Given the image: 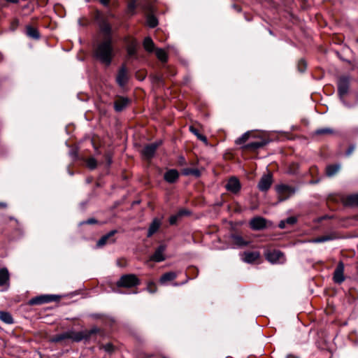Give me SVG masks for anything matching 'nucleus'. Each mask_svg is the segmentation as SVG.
Instances as JSON below:
<instances>
[{
	"instance_id": "obj_11",
	"label": "nucleus",
	"mask_w": 358,
	"mask_h": 358,
	"mask_svg": "<svg viewBox=\"0 0 358 358\" xmlns=\"http://www.w3.org/2000/svg\"><path fill=\"white\" fill-rule=\"evenodd\" d=\"M333 279L334 281L338 284H341L345 280L344 264L342 262H338L334 272Z\"/></svg>"
},
{
	"instance_id": "obj_36",
	"label": "nucleus",
	"mask_w": 358,
	"mask_h": 358,
	"mask_svg": "<svg viewBox=\"0 0 358 358\" xmlns=\"http://www.w3.org/2000/svg\"><path fill=\"white\" fill-rule=\"evenodd\" d=\"M147 24L150 27L154 28L157 25L158 20L155 16L150 15L147 17Z\"/></svg>"
},
{
	"instance_id": "obj_28",
	"label": "nucleus",
	"mask_w": 358,
	"mask_h": 358,
	"mask_svg": "<svg viewBox=\"0 0 358 358\" xmlns=\"http://www.w3.org/2000/svg\"><path fill=\"white\" fill-rule=\"evenodd\" d=\"M0 320L8 324H11L14 322L11 314L6 311H0Z\"/></svg>"
},
{
	"instance_id": "obj_53",
	"label": "nucleus",
	"mask_w": 358,
	"mask_h": 358,
	"mask_svg": "<svg viewBox=\"0 0 358 358\" xmlns=\"http://www.w3.org/2000/svg\"><path fill=\"white\" fill-rule=\"evenodd\" d=\"M150 292L153 293L155 291L149 289Z\"/></svg>"
},
{
	"instance_id": "obj_26",
	"label": "nucleus",
	"mask_w": 358,
	"mask_h": 358,
	"mask_svg": "<svg viewBox=\"0 0 358 358\" xmlns=\"http://www.w3.org/2000/svg\"><path fill=\"white\" fill-rule=\"evenodd\" d=\"M143 45L145 50L148 52H152L155 50V43L149 36L144 38Z\"/></svg>"
},
{
	"instance_id": "obj_7",
	"label": "nucleus",
	"mask_w": 358,
	"mask_h": 358,
	"mask_svg": "<svg viewBox=\"0 0 358 358\" xmlns=\"http://www.w3.org/2000/svg\"><path fill=\"white\" fill-rule=\"evenodd\" d=\"M59 298L57 295L54 294H44L36 296L29 300V304L30 305H41L47 303L51 301L57 300Z\"/></svg>"
},
{
	"instance_id": "obj_47",
	"label": "nucleus",
	"mask_w": 358,
	"mask_h": 358,
	"mask_svg": "<svg viewBox=\"0 0 358 358\" xmlns=\"http://www.w3.org/2000/svg\"><path fill=\"white\" fill-rule=\"evenodd\" d=\"M96 222H97V221L95 219L90 218L83 222H81V224H95Z\"/></svg>"
},
{
	"instance_id": "obj_29",
	"label": "nucleus",
	"mask_w": 358,
	"mask_h": 358,
	"mask_svg": "<svg viewBox=\"0 0 358 358\" xmlns=\"http://www.w3.org/2000/svg\"><path fill=\"white\" fill-rule=\"evenodd\" d=\"M9 280V273L7 268L0 269V287L6 284Z\"/></svg>"
},
{
	"instance_id": "obj_10",
	"label": "nucleus",
	"mask_w": 358,
	"mask_h": 358,
	"mask_svg": "<svg viewBox=\"0 0 358 358\" xmlns=\"http://www.w3.org/2000/svg\"><path fill=\"white\" fill-rule=\"evenodd\" d=\"M272 183H273L272 176L270 173H268L266 175H264L261 178V179L257 185V187H258V189L261 192H266L270 189Z\"/></svg>"
},
{
	"instance_id": "obj_37",
	"label": "nucleus",
	"mask_w": 358,
	"mask_h": 358,
	"mask_svg": "<svg viewBox=\"0 0 358 358\" xmlns=\"http://www.w3.org/2000/svg\"><path fill=\"white\" fill-rule=\"evenodd\" d=\"M184 175H193L196 177H199L201 175L200 171L196 169H186L183 171Z\"/></svg>"
},
{
	"instance_id": "obj_23",
	"label": "nucleus",
	"mask_w": 358,
	"mask_h": 358,
	"mask_svg": "<svg viewBox=\"0 0 358 358\" xmlns=\"http://www.w3.org/2000/svg\"><path fill=\"white\" fill-rule=\"evenodd\" d=\"M129 101L126 98H120L117 99L114 103L115 110L117 112L122 111L128 105Z\"/></svg>"
},
{
	"instance_id": "obj_35",
	"label": "nucleus",
	"mask_w": 358,
	"mask_h": 358,
	"mask_svg": "<svg viewBox=\"0 0 358 358\" xmlns=\"http://www.w3.org/2000/svg\"><path fill=\"white\" fill-rule=\"evenodd\" d=\"M250 131H246L243 135H241V136H240L235 141L236 144V145L243 144L248 140V138H250Z\"/></svg>"
},
{
	"instance_id": "obj_9",
	"label": "nucleus",
	"mask_w": 358,
	"mask_h": 358,
	"mask_svg": "<svg viewBox=\"0 0 358 358\" xmlns=\"http://www.w3.org/2000/svg\"><path fill=\"white\" fill-rule=\"evenodd\" d=\"M266 259L272 264H281L285 261L284 254L280 250H273L266 254Z\"/></svg>"
},
{
	"instance_id": "obj_39",
	"label": "nucleus",
	"mask_w": 358,
	"mask_h": 358,
	"mask_svg": "<svg viewBox=\"0 0 358 358\" xmlns=\"http://www.w3.org/2000/svg\"><path fill=\"white\" fill-rule=\"evenodd\" d=\"M101 348L103 349L106 352L108 353H112L115 350L113 345L110 343L103 345L101 347Z\"/></svg>"
},
{
	"instance_id": "obj_4",
	"label": "nucleus",
	"mask_w": 358,
	"mask_h": 358,
	"mask_svg": "<svg viewBox=\"0 0 358 358\" xmlns=\"http://www.w3.org/2000/svg\"><path fill=\"white\" fill-rule=\"evenodd\" d=\"M94 20L99 24L101 32L104 34L105 38H111V27L108 22L106 20L105 17L99 11H96L94 15Z\"/></svg>"
},
{
	"instance_id": "obj_12",
	"label": "nucleus",
	"mask_w": 358,
	"mask_h": 358,
	"mask_svg": "<svg viewBox=\"0 0 358 358\" xmlns=\"http://www.w3.org/2000/svg\"><path fill=\"white\" fill-rule=\"evenodd\" d=\"M117 233L116 230H112L108 234L103 236L96 243L97 248H101L107 243H113L115 242L113 236Z\"/></svg>"
},
{
	"instance_id": "obj_22",
	"label": "nucleus",
	"mask_w": 358,
	"mask_h": 358,
	"mask_svg": "<svg viewBox=\"0 0 358 358\" xmlns=\"http://www.w3.org/2000/svg\"><path fill=\"white\" fill-rule=\"evenodd\" d=\"M267 144V141L265 140H261L256 142L249 143L243 146L245 150H256Z\"/></svg>"
},
{
	"instance_id": "obj_20",
	"label": "nucleus",
	"mask_w": 358,
	"mask_h": 358,
	"mask_svg": "<svg viewBox=\"0 0 358 358\" xmlns=\"http://www.w3.org/2000/svg\"><path fill=\"white\" fill-rule=\"evenodd\" d=\"M179 177V173L176 169H170L167 171L164 176V180L169 183L175 182Z\"/></svg>"
},
{
	"instance_id": "obj_24",
	"label": "nucleus",
	"mask_w": 358,
	"mask_h": 358,
	"mask_svg": "<svg viewBox=\"0 0 358 358\" xmlns=\"http://www.w3.org/2000/svg\"><path fill=\"white\" fill-rule=\"evenodd\" d=\"M176 277H177L176 273L173 272V271L167 272L161 276V278L159 279V282L161 284L164 285L169 281H171V280L176 279Z\"/></svg>"
},
{
	"instance_id": "obj_55",
	"label": "nucleus",
	"mask_w": 358,
	"mask_h": 358,
	"mask_svg": "<svg viewBox=\"0 0 358 358\" xmlns=\"http://www.w3.org/2000/svg\"><path fill=\"white\" fill-rule=\"evenodd\" d=\"M357 42H358V38H357Z\"/></svg>"
},
{
	"instance_id": "obj_3",
	"label": "nucleus",
	"mask_w": 358,
	"mask_h": 358,
	"mask_svg": "<svg viewBox=\"0 0 358 358\" xmlns=\"http://www.w3.org/2000/svg\"><path fill=\"white\" fill-rule=\"evenodd\" d=\"M275 189L278 194V203L288 199L296 192V188L285 184L278 185Z\"/></svg>"
},
{
	"instance_id": "obj_45",
	"label": "nucleus",
	"mask_w": 358,
	"mask_h": 358,
	"mask_svg": "<svg viewBox=\"0 0 358 358\" xmlns=\"http://www.w3.org/2000/svg\"><path fill=\"white\" fill-rule=\"evenodd\" d=\"M78 151L77 150H71L70 152H69V155L71 156V157L73 159H77L78 157Z\"/></svg>"
},
{
	"instance_id": "obj_49",
	"label": "nucleus",
	"mask_w": 358,
	"mask_h": 358,
	"mask_svg": "<svg viewBox=\"0 0 358 358\" xmlns=\"http://www.w3.org/2000/svg\"><path fill=\"white\" fill-rule=\"evenodd\" d=\"M99 1L104 6H107L109 3V0H99Z\"/></svg>"
},
{
	"instance_id": "obj_41",
	"label": "nucleus",
	"mask_w": 358,
	"mask_h": 358,
	"mask_svg": "<svg viewBox=\"0 0 358 358\" xmlns=\"http://www.w3.org/2000/svg\"><path fill=\"white\" fill-rule=\"evenodd\" d=\"M348 201L352 205H358V194L350 196Z\"/></svg>"
},
{
	"instance_id": "obj_34",
	"label": "nucleus",
	"mask_w": 358,
	"mask_h": 358,
	"mask_svg": "<svg viewBox=\"0 0 358 358\" xmlns=\"http://www.w3.org/2000/svg\"><path fill=\"white\" fill-rule=\"evenodd\" d=\"M189 131L192 134H194L197 137L198 139H199L200 141L203 142L205 144H206V145L208 144V139H207V138L205 136L201 134L196 128H194V127L191 126V127H189Z\"/></svg>"
},
{
	"instance_id": "obj_44",
	"label": "nucleus",
	"mask_w": 358,
	"mask_h": 358,
	"mask_svg": "<svg viewBox=\"0 0 358 358\" xmlns=\"http://www.w3.org/2000/svg\"><path fill=\"white\" fill-rule=\"evenodd\" d=\"M180 217L184 216V215H188L190 214V212L186 209H180L178 213Z\"/></svg>"
},
{
	"instance_id": "obj_38",
	"label": "nucleus",
	"mask_w": 358,
	"mask_h": 358,
	"mask_svg": "<svg viewBox=\"0 0 358 358\" xmlns=\"http://www.w3.org/2000/svg\"><path fill=\"white\" fill-rule=\"evenodd\" d=\"M86 163H87V167L90 170L94 169L96 167V165H97L96 160L94 158H93V157H91V158L88 159L87 160Z\"/></svg>"
},
{
	"instance_id": "obj_6",
	"label": "nucleus",
	"mask_w": 358,
	"mask_h": 358,
	"mask_svg": "<svg viewBox=\"0 0 358 358\" xmlns=\"http://www.w3.org/2000/svg\"><path fill=\"white\" fill-rule=\"evenodd\" d=\"M139 284V279L134 274L122 275L116 283L118 287H133Z\"/></svg>"
},
{
	"instance_id": "obj_32",
	"label": "nucleus",
	"mask_w": 358,
	"mask_h": 358,
	"mask_svg": "<svg viewBox=\"0 0 358 358\" xmlns=\"http://www.w3.org/2000/svg\"><path fill=\"white\" fill-rule=\"evenodd\" d=\"M155 54L157 57L162 62H166L168 59L166 52L162 48H157L155 50Z\"/></svg>"
},
{
	"instance_id": "obj_19",
	"label": "nucleus",
	"mask_w": 358,
	"mask_h": 358,
	"mask_svg": "<svg viewBox=\"0 0 358 358\" xmlns=\"http://www.w3.org/2000/svg\"><path fill=\"white\" fill-rule=\"evenodd\" d=\"M230 238L232 243L237 248H243L249 245L250 242L248 241H245L243 238L238 234H231L230 236Z\"/></svg>"
},
{
	"instance_id": "obj_15",
	"label": "nucleus",
	"mask_w": 358,
	"mask_h": 358,
	"mask_svg": "<svg viewBox=\"0 0 358 358\" xmlns=\"http://www.w3.org/2000/svg\"><path fill=\"white\" fill-rule=\"evenodd\" d=\"M166 246L164 245H159L155 251L154 254L150 257V260L155 262H161L165 259L164 252Z\"/></svg>"
},
{
	"instance_id": "obj_50",
	"label": "nucleus",
	"mask_w": 358,
	"mask_h": 358,
	"mask_svg": "<svg viewBox=\"0 0 358 358\" xmlns=\"http://www.w3.org/2000/svg\"><path fill=\"white\" fill-rule=\"evenodd\" d=\"M8 3H17L19 2V0H6Z\"/></svg>"
},
{
	"instance_id": "obj_46",
	"label": "nucleus",
	"mask_w": 358,
	"mask_h": 358,
	"mask_svg": "<svg viewBox=\"0 0 358 358\" xmlns=\"http://www.w3.org/2000/svg\"><path fill=\"white\" fill-rule=\"evenodd\" d=\"M355 146L354 145H350V146L348 148V149L347 150V151H346V153H345V154H346V155H347V156L350 155L353 152V151L355 150Z\"/></svg>"
},
{
	"instance_id": "obj_40",
	"label": "nucleus",
	"mask_w": 358,
	"mask_h": 358,
	"mask_svg": "<svg viewBox=\"0 0 358 358\" xmlns=\"http://www.w3.org/2000/svg\"><path fill=\"white\" fill-rule=\"evenodd\" d=\"M306 69V63L303 59H301L298 62V69L300 72H304Z\"/></svg>"
},
{
	"instance_id": "obj_42",
	"label": "nucleus",
	"mask_w": 358,
	"mask_h": 358,
	"mask_svg": "<svg viewBox=\"0 0 358 358\" xmlns=\"http://www.w3.org/2000/svg\"><path fill=\"white\" fill-rule=\"evenodd\" d=\"M285 221L287 224L294 225L297 222V219L296 217L292 216L285 219Z\"/></svg>"
},
{
	"instance_id": "obj_43",
	"label": "nucleus",
	"mask_w": 358,
	"mask_h": 358,
	"mask_svg": "<svg viewBox=\"0 0 358 358\" xmlns=\"http://www.w3.org/2000/svg\"><path fill=\"white\" fill-rule=\"evenodd\" d=\"M179 218H180V216L178 215V213L173 215L169 218V223L172 225L175 224H176V222H178Z\"/></svg>"
},
{
	"instance_id": "obj_27",
	"label": "nucleus",
	"mask_w": 358,
	"mask_h": 358,
	"mask_svg": "<svg viewBox=\"0 0 358 358\" xmlns=\"http://www.w3.org/2000/svg\"><path fill=\"white\" fill-rule=\"evenodd\" d=\"M334 134L335 131L333 129L329 127L317 129L314 131V134L317 136H328Z\"/></svg>"
},
{
	"instance_id": "obj_33",
	"label": "nucleus",
	"mask_w": 358,
	"mask_h": 358,
	"mask_svg": "<svg viewBox=\"0 0 358 358\" xmlns=\"http://www.w3.org/2000/svg\"><path fill=\"white\" fill-rule=\"evenodd\" d=\"M69 337H70L69 331L64 332L62 334H58V335H56V336H53L51 338V341L54 342V343H59V342L62 341H64L65 339H69Z\"/></svg>"
},
{
	"instance_id": "obj_1",
	"label": "nucleus",
	"mask_w": 358,
	"mask_h": 358,
	"mask_svg": "<svg viewBox=\"0 0 358 358\" xmlns=\"http://www.w3.org/2000/svg\"><path fill=\"white\" fill-rule=\"evenodd\" d=\"M94 55L101 64L109 66L114 56L111 38H104L94 49Z\"/></svg>"
},
{
	"instance_id": "obj_5",
	"label": "nucleus",
	"mask_w": 358,
	"mask_h": 358,
	"mask_svg": "<svg viewBox=\"0 0 358 358\" xmlns=\"http://www.w3.org/2000/svg\"><path fill=\"white\" fill-rule=\"evenodd\" d=\"M350 87V79L347 76H342L338 80V93L342 103L347 107L350 105L346 103L344 99L345 96L348 94Z\"/></svg>"
},
{
	"instance_id": "obj_30",
	"label": "nucleus",
	"mask_w": 358,
	"mask_h": 358,
	"mask_svg": "<svg viewBox=\"0 0 358 358\" xmlns=\"http://www.w3.org/2000/svg\"><path fill=\"white\" fill-rule=\"evenodd\" d=\"M27 34L28 36L34 39H39L40 38L38 31L36 28L31 26L27 27Z\"/></svg>"
},
{
	"instance_id": "obj_2",
	"label": "nucleus",
	"mask_w": 358,
	"mask_h": 358,
	"mask_svg": "<svg viewBox=\"0 0 358 358\" xmlns=\"http://www.w3.org/2000/svg\"><path fill=\"white\" fill-rule=\"evenodd\" d=\"M99 331L100 329L95 327L90 330H85L78 332L69 331V339H71L75 342H80L81 341H87Z\"/></svg>"
},
{
	"instance_id": "obj_18",
	"label": "nucleus",
	"mask_w": 358,
	"mask_h": 358,
	"mask_svg": "<svg viewBox=\"0 0 358 358\" xmlns=\"http://www.w3.org/2000/svg\"><path fill=\"white\" fill-rule=\"evenodd\" d=\"M128 80L127 71L124 66H122L117 73L116 81L118 85L123 87Z\"/></svg>"
},
{
	"instance_id": "obj_13",
	"label": "nucleus",
	"mask_w": 358,
	"mask_h": 358,
	"mask_svg": "<svg viewBox=\"0 0 358 358\" xmlns=\"http://www.w3.org/2000/svg\"><path fill=\"white\" fill-rule=\"evenodd\" d=\"M338 238V234L336 232H331L330 234L317 237L315 238H312L308 241V243H320L327 241H333L337 239Z\"/></svg>"
},
{
	"instance_id": "obj_14",
	"label": "nucleus",
	"mask_w": 358,
	"mask_h": 358,
	"mask_svg": "<svg viewBox=\"0 0 358 358\" xmlns=\"http://www.w3.org/2000/svg\"><path fill=\"white\" fill-rule=\"evenodd\" d=\"M241 187V183L238 179L236 177L230 178L226 185V189L232 193L238 192Z\"/></svg>"
},
{
	"instance_id": "obj_54",
	"label": "nucleus",
	"mask_w": 358,
	"mask_h": 358,
	"mask_svg": "<svg viewBox=\"0 0 358 358\" xmlns=\"http://www.w3.org/2000/svg\"><path fill=\"white\" fill-rule=\"evenodd\" d=\"M174 285H175V286H178V283H175V284H174Z\"/></svg>"
},
{
	"instance_id": "obj_16",
	"label": "nucleus",
	"mask_w": 358,
	"mask_h": 358,
	"mask_svg": "<svg viewBox=\"0 0 358 358\" xmlns=\"http://www.w3.org/2000/svg\"><path fill=\"white\" fill-rule=\"evenodd\" d=\"M250 225L254 230H261L266 227V221L262 217H256L250 220Z\"/></svg>"
},
{
	"instance_id": "obj_31",
	"label": "nucleus",
	"mask_w": 358,
	"mask_h": 358,
	"mask_svg": "<svg viewBox=\"0 0 358 358\" xmlns=\"http://www.w3.org/2000/svg\"><path fill=\"white\" fill-rule=\"evenodd\" d=\"M340 169L339 164L329 165L326 168V173L329 177L334 176Z\"/></svg>"
},
{
	"instance_id": "obj_8",
	"label": "nucleus",
	"mask_w": 358,
	"mask_h": 358,
	"mask_svg": "<svg viewBox=\"0 0 358 358\" xmlns=\"http://www.w3.org/2000/svg\"><path fill=\"white\" fill-rule=\"evenodd\" d=\"M161 143V141H158L145 145L142 150L143 157L146 159L152 158Z\"/></svg>"
},
{
	"instance_id": "obj_21",
	"label": "nucleus",
	"mask_w": 358,
	"mask_h": 358,
	"mask_svg": "<svg viewBox=\"0 0 358 358\" xmlns=\"http://www.w3.org/2000/svg\"><path fill=\"white\" fill-rule=\"evenodd\" d=\"M161 224H162L161 220L158 218H155L152 220V222H151V224H150L147 236L151 237L155 233H156L158 231Z\"/></svg>"
},
{
	"instance_id": "obj_25",
	"label": "nucleus",
	"mask_w": 358,
	"mask_h": 358,
	"mask_svg": "<svg viewBox=\"0 0 358 358\" xmlns=\"http://www.w3.org/2000/svg\"><path fill=\"white\" fill-rule=\"evenodd\" d=\"M137 41L134 39L129 41L127 43V50L130 57H132L136 53Z\"/></svg>"
},
{
	"instance_id": "obj_52",
	"label": "nucleus",
	"mask_w": 358,
	"mask_h": 358,
	"mask_svg": "<svg viewBox=\"0 0 358 358\" xmlns=\"http://www.w3.org/2000/svg\"><path fill=\"white\" fill-rule=\"evenodd\" d=\"M78 24H79L80 26H85V23H83L81 19L78 20Z\"/></svg>"
},
{
	"instance_id": "obj_48",
	"label": "nucleus",
	"mask_w": 358,
	"mask_h": 358,
	"mask_svg": "<svg viewBox=\"0 0 358 358\" xmlns=\"http://www.w3.org/2000/svg\"><path fill=\"white\" fill-rule=\"evenodd\" d=\"M286 225H287V224H286V222H285V220H281V221L280 222V223L278 224V227H279L280 229H285V228L286 227Z\"/></svg>"
},
{
	"instance_id": "obj_51",
	"label": "nucleus",
	"mask_w": 358,
	"mask_h": 358,
	"mask_svg": "<svg viewBox=\"0 0 358 358\" xmlns=\"http://www.w3.org/2000/svg\"><path fill=\"white\" fill-rule=\"evenodd\" d=\"M0 207L6 208V203H3V202H0Z\"/></svg>"
},
{
	"instance_id": "obj_17",
	"label": "nucleus",
	"mask_w": 358,
	"mask_h": 358,
	"mask_svg": "<svg viewBox=\"0 0 358 358\" xmlns=\"http://www.w3.org/2000/svg\"><path fill=\"white\" fill-rule=\"evenodd\" d=\"M260 257V253L257 251L245 252L242 255V259L246 263H253Z\"/></svg>"
}]
</instances>
